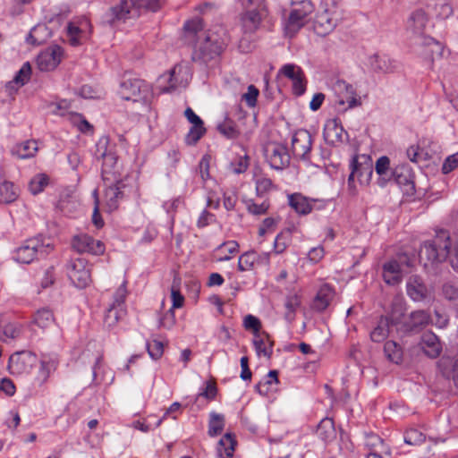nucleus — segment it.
<instances>
[{"label": "nucleus", "instance_id": "obj_4", "mask_svg": "<svg viewBox=\"0 0 458 458\" xmlns=\"http://www.w3.org/2000/svg\"><path fill=\"white\" fill-rule=\"evenodd\" d=\"M414 260L406 253L398 254L383 265V279L389 285H397L411 272Z\"/></svg>", "mask_w": 458, "mask_h": 458}, {"label": "nucleus", "instance_id": "obj_3", "mask_svg": "<svg viewBox=\"0 0 458 458\" xmlns=\"http://www.w3.org/2000/svg\"><path fill=\"white\" fill-rule=\"evenodd\" d=\"M164 0H121L119 4L110 7L102 16L101 22L114 25L116 21L139 16L140 9L157 11Z\"/></svg>", "mask_w": 458, "mask_h": 458}, {"label": "nucleus", "instance_id": "obj_62", "mask_svg": "<svg viewBox=\"0 0 458 458\" xmlns=\"http://www.w3.org/2000/svg\"><path fill=\"white\" fill-rule=\"evenodd\" d=\"M209 163L210 157L208 155L202 157L199 163V172L203 182L209 178Z\"/></svg>", "mask_w": 458, "mask_h": 458}, {"label": "nucleus", "instance_id": "obj_9", "mask_svg": "<svg viewBox=\"0 0 458 458\" xmlns=\"http://www.w3.org/2000/svg\"><path fill=\"white\" fill-rule=\"evenodd\" d=\"M264 152L267 161L273 169L283 170L290 165L288 148L283 144L270 142L265 147Z\"/></svg>", "mask_w": 458, "mask_h": 458}, {"label": "nucleus", "instance_id": "obj_59", "mask_svg": "<svg viewBox=\"0 0 458 458\" xmlns=\"http://www.w3.org/2000/svg\"><path fill=\"white\" fill-rule=\"evenodd\" d=\"M259 94V89L254 85H250L247 92L242 96V99L245 100L248 106L254 107L257 104Z\"/></svg>", "mask_w": 458, "mask_h": 458}, {"label": "nucleus", "instance_id": "obj_8", "mask_svg": "<svg viewBox=\"0 0 458 458\" xmlns=\"http://www.w3.org/2000/svg\"><path fill=\"white\" fill-rule=\"evenodd\" d=\"M68 276L78 288H85L91 282L90 267L83 258L72 259L67 266Z\"/></svg>", "mask_w": 458, "mask_h": 458}, {"label": "nucleus", "instance_id": "obj_33", "mask_svg": "<svg viewBox=\"0 0 458 458\" xmlns=\"http://www.w3.org/2000/svg\"><path fill=\"white\" fill-rule=\"evenodd\" d=\"M241 21L244 32L251 33L255 31L261 21V15L259 9L254 8L245 11L242 15Z\"/></svg>", "mask_w": 458, "mask_h": 458}, {"label": "nucleus", "instance_id": "obj_15", "mask_svg": "<svg viewBox=\"0 0 458 458\" xmlns=\"http://www.w3.org/2000/svg\"><path fill=\"white\" fill-rule=\"evenodd\" d=\"M104 201L109 212L116 210L120 201L124 198L125 184L122 179L114 180V182L105 183Z\"/></svg>", "mask_w": 458, "mask_h": 458}, {"label": "nucleus", "instance_id": "obj_63", "mask_svg": "<svg viewBox=\"0 0 458 458\" xmlns=\"http://www.w3.org/2000/svg\"><path fill=\"white\" fill-rule=\"evenodd\" d=\"M273 186L271 179L267 177L258 178L256 181V190L259 195L267 192Z\"/></svg>", "mask_w": 458, "mask_h": 458}, {"label": "nucleus", "instance_id": "obj_41", "mask_svg": "<svg viewBox=\"0 0 458 458\" xmlns=\"http://www.w3.org/2000/svg\"><path fill=\"white\" fill-rule=\"evenodd\" d=\"M216 130L228 140H235L240 136L239 128L235 122L230 118H225L222 123H218Z\"/></svg>", "mask_w": 458, "mask_h": 458}, {"label": "nucleus", "instance_id": "obj_13", "mask_svg": "<svg viewBox=\"0 0 458 458\" xmlns=\"http://www.w3.org/2000/svg\"><path fill=\"white\" fill-rule=\"evenodd\" d=\"M323 137L328 145L336 146L349 141L348 133L344 131L341 121L337 118L327 121Z\"/></svg>", "mask_w": 458, "mask_h": 458}, {"label": "nucleus", "instance_id": "obj_48", "mask_svg": "<svg viewBox=\"0 0 458 458\" xmlns=\"http://www.w3.org/2000/svg\"><path fill=\"white\" fill-rule=\"evenodd\" d=\"M38 151V142L36 140H27L18 145L13 151L19 158L25 159L34 157Z\"/></svg>", "mask_w": 458, "mask_h": 458}, {"label": "nucleus", "instance_id": "obj_24", "mask_svg": "<svg viewBox=\"0 0 458 458\" xmlns=\"http://www.w3.org/2000/svg\"><path fill=\"white\" fill-rule=\"evenodd\" d=\"M103 160L101 174L104 183L108 182L113 183L114 180L121 179L120 166L118 165V157L113 151L107 156L101 158Z\"/></svg>", "mask_w": 458, "mask_h": 458}, {"label": "nucleus", "instance_id": "obj_11", "mask_svg": "<svg viewBox=\"0 0 458 458\" xmlns=\"http://www.w3.org/2000/svg\"><path fill=\"white\" fill-rule=\"evenodd\" d=\"M428 21V14L423 9H417L411 13L407 21V31L414 42H420V39L428 37L425 35V29Z\"/></svg>", "mask_w": 458, "mask_h": 458}, {"label": "nucleus", "instance_id": "obj_18", "mask_svg": "<svg viewBox=\"0 0 458 458\" xmlns=\"http://www.w3.org/2000/svg\"><path fill=\"white\" fill-rule=\"evenodd\" d=\"M394 182L402 188L405 194H414V174L408 165L402 164L394 168Z\"/></svg>", "mask_w": 458, "mask_h": 458}, {"label": "nucleus", "instance_id": "obj_38", "mask_svg": "<svg viewBox=\"0 0 458 458\" xmlns=\"http://www.w3.org/2000/svg\"><path fill=\"white\" fill-rule=\"evenodd\" d=\"M56 362L52 359H42L38 368V372L36 380L40 386L45 384L51 373L56 369Z\"/></svg>", "mask_w": 458, "mask_h": 458}, {"label": "nucleus", "instance_id": "obj_58", "mask_svg": "<svg viewBox=\"0 0 458 458\" xmlns=\"http://www.w3.org/2000/svg\"><path fill=\"white\" fill-rule=\"evenodd\" d=\"M230 167L236 174L244 173L249 167V157L244 155L243 157H236L230 163Z\"/></svg>", "mask_w": 458, "mask_h": 458}, {"label": "nucleus", "instance_id": "obj_37", "mask_svg": "<svg viewBox=\"0 0 458 458\" xmlns=\"http://www.w3.org/2000/svg\"><path fill=\"white\" fill-rule=\"evenodd\" d=\"M252 344L254 345L258 356H264L270 360L273 355L274 342L267 339L264 335L253 337Z\"/></svg>", "mask_w": 458, "mask_h": 458}, {"label": "nucleus", "instance_id": "obj_1", "mask_svg": "<svg viewBox=\"0 0 458 458\" xmlns=\"http://www.w3.org/2000/svg\"><path fill=\"white\" fill-rule=\"evenodd\" d=\"M183 30L185 39L189 43L196 41L191 58L200 64H207L218 57L230 40L225 27L216 24L204 30L203 21L199 18L186 21Z\"/></svg>", "mask_w": 458, "mask_h": 458}, {"label": "nucleus", "instance_id": "obj_53", "mask_svg": "<svg viewBox=\"0 0 458 458\" xmlns=\"http://www.w3.org/2000/svg\"><path fill=\"white\" fill-rule=\"evenodd\" d=\"M426 440V436L420 430L411 428L404 433V442L411 445H420Z\"/></svg>", "mask_w": 458, "mask_h": 458}, {"label": "nucleus", "instance_id": "obj_40", "mask_svg": "<svg viewBox=\"0 0 458 458\" xmlns=\"http://www.w3.org/2000/svg\"><path fill=\"white\" fill-rule=\"evenodd\" d=\"M177 69L178 66L175 65L173 69L169 71V73L167 75L164 74L158 78V82L160 83L162 92L168 93L177 89L178 80L175 77ZM179 69H181V67H179Z\"/></svg>", "mask_w": 458, "mask_h": 458}, {"label": "nucleus", "instance_id": "obj_46", "mask_svg": "<svg viewBox=\"0 0 458 458\" xmlns=\"http://www.w3.org/2000/svg\"><path fill=\"white\" fill-rule=\"evenodd\" d=\"M0 333H2L5 338L16 339L21 336L22 333V327L21 324L16 322L0 320Z\"/></svg>", "mask_w": 458, "mask_h": 458}, {"label": "nucleus", "instance_id": "obj_50", "mask_svg": "<svg viewBox=\"0 0 458 458\" xmlns=\"http://www.w3.org/2000/svg\"><path fill=\"white\" fill-rule=\"evenodd\" d=\"M243 327L247 331L252 333L253 337L259 335H264L267 339L269 335L266 331H261V321L258 317H244Z\"/></svg>", "mask_w": 458, "mask_h": 458}, {"label": "nucleus", "instance_id": "obj_6", "mask_svg": "<svg viewBox=\"0 0 458 458\" xmlns=\"http://www.w3.org/2000/svg\"><path fill=\"white\" fill-rule=\"evenodd\" d=\"M50 250V245H44L39 239H29L17 249L15 259L20 263L30 264L38 257H46Z\"/></svg>", "mask_w": 458, "mask_h": 458}, {"label": "nucleus", "instance_id": "obj_14", "mask_svg": "<svg viewBox=\"0 0 458 458\" xmlns=\"http://www.w3.org/2000/svg\"><path fill=\"white\" fill-rule=\"evenodd\" d=\"M333 90L337 97L336 103L339 106L347 104L348 108H352L361 105L360 99L356 98L355 89L352 84L337 80L333 85Z\"/></svg>", "mask_w": 458, "mask_h": 458}, {"label": "nucleus", "instance_id": "obj_34", "mask_svg": "<svg viewBox=\"0 0 458 458\" xmlns=\"http://www.w3.org/2000/svg\"><path fill=\"white\" fill-rule=\"evenodd\" d=\"M384 353L386 359L396 365H400L403 360V347L395 341L388 340L384 344Z\"/></svg>", "mask_w": 458, "mask_h": 458}, {"label": "nucleus", "instance_id": "obj_52", "mask_svg": "<svg viewBox=\"0 0 458 458\" xmlns=\"http://www.w3.org/2000/svg\"><path fill=\"white\" fill-rule=\"evenodd\" d=\"M436 13L437 17L446 19L453 13V7L445 0H435L434 4H428Z\"/></svg>", "mask_w": 458, "mask_h": 458}, {"label": "nucleus", "instance_id": "obj_29", "mask_svg": "<svg viewBox=\"0 0 458 458\" xmlns=\"http://www.w3.org/2000/svg\"><path fill=\"white\" fill-rule=\"evenodd\" d=\"M317 434L324 443H332L336 438V430L333 419L323 418L318 425Z\"/></svg>", "mask_w": 458, "mask_h": 458}, {"label": "nucleus", "instance_id": "obj_31", "mask_svg": "<svg viewBox=\"0 0 458 458\" xmlns=\"http://www.w3.org/2000/svg\"><path fill=\"white\" fill-rule=\"evenodd\" d=\"M51 37V31L46 24H38L34 26L26 38L28 44L39 46L44 44Z\"/></svg>", "mask_w": 458, "mask_h": 458}, {"label": "nucleus", "instance_id": "obj_51", "mask_svg": "<svg viewBox=\"0 0 458 458\" xmlns=\"http://www.w3.org/2000/svg\"><path fill=\"white\" fill-rule=\"evenodd\" d=\"M48 182L49 178L47 174H37L30 180L29 183V190L34 195L38 194L48 184Z\"/></svg>", "mask_w": 458, "mask_h": 458}, {"label": "nucleus", "instance_id": "obj_27", "mask_svg": "<svg viewBox=\"0 0 458 458\" xmlns=\"http://www.w3.org/2000/svg\"><path fill=\"white\" fill-rule=\"evenodd\" d=\"M335 289L328 284H323L311 302V309L317 312L324 311L335 298Z\"/></svg>", "mask_w": 458, "mask_h": 458}, {"label": "nucleus", "instance_id": "obj_42", "mask_svg": "<svg viewBox=\"0 0 458 458\" xmlns=\"http://www.w3.org/2000/svg\"><path fill=\"white\" fill-rule=\"evenodd\" d=\"M225 428V416L215 411L210 412L208 434L214 437L220 435Z\"/></svg>", "mask_w": 458, "mask_h": 458}, {"label": "nucleus", "instance_id": "obj_30", "mask_svg": "<svg viewBox=\"0 0 458 458\" xmlns=\"http://www.w3.org/2000/svg\"><path fill=\"white\" fill-rule=\"evenodd\" d=\"M315 202L316 200L312 199L310 201L308 198L302 196L300 193H293L289 196L290 207L293 208L296 213L302 216H306L312 211V203Z\"/></svg>", "mask_w": 458, "mask_h": 458}, {"label": "nucleus", "instance_id": "obj_20", "mask_svg": "<svg viewBox=\"0 0 458 458\" xmlns=\"http://www.w3.org/2000/svg\"><path fill=\"white\" fill-rule=\"evenodd\" d=\"M72 247L80 253H91L101 255L105 251V246L99 240H95L88 234L76 235L72 239Z\"/></svg>", "mask_w": 458, "mask_h": 458}, {"label": "nucleus", "instance_id": "obj_47", "mask_svg": "<svg viewBox=\"0 0 458 458\" xmlns=\"http://www.w3.org/2000/svg\"><path fill=\"white\" fill-rule=\"evenodd\" d=\"M17 197V189L13 182L4 181L0 184V203L8 204L13 202Z\"/></svg>", "mask_w": 458, "mask_h": 458}, {"label": "nucleus", "instance_id": "obj_5", "mask_svg": "<svg viewBox=\"0 0 458 458\" xmlns=\"http://www.w3.org/2000/svg\"><path fill=\"white\" fill-rule=\"evenodd\" d=\"M314 11V5L310 0H303L293 4L289 14L285 29L289 33H296L308 21V17Z\"/></svg>", "mask_w": 458, "mask_h": 458}, {"label": "nucleus", "instance_id": "obj_23", "mask_svg": "<svg viewBox=\"0 0 458 458\" xmlns=\"http://www.w3.org/2000/svg\"><path fill=\"white\" fill-rule=\"evenodd\" d=\"M336 24L337 20L333 18L327 9H324L317 13L313 21V30L318 36L325 37L335 30Z\"/></svg>", "mask_w": 458, "mask_h": 458}, {"label": "nucleus", "instance_id": "obj_44", "mask_svg": "<svg viewBox=\"0 0 458 458\" xmlns=\"http://www.w3.org/2000/svg\"><path fill=\"white\" fill-rule=\"evenodd\" d=\"M293 230H295L294 227L286 228L277 234L274 242V250L276 253L280 254L286 250L292 242V234Z\"/></svg>", "mask_w": 458, "mask_h": 458}, {"label": "nucleus", "instance_id": "obj_26", "mask_svg": "<svg viewBox=\"0 0 458 458\" xmlns=\"http://www.w3.org/2000/svg\"><path fill=\"white\" fill-rule=\"evenodd\" d=\"M368 65L375 73H389L396 70L394 60L386 55L374 54L368 58Z\"/></svg>", "mask_w": 458, "mask_h": 458}, {"label": "nucleus", "instance_id": "obj_43", "mask_svg": "<svg viewBox=\"0 0 458 458\" xmlns=\"http://www.w3.org/2000/svg\"><path fill=\"white\" fill-rule=\"evenodd\" d=\"M89 23L88 21H81L80 26L69 22L67 26V32L69 36V41L72 46H78L81 44V38L83 37L84 34V28L83 27H89Z\"/></svg>", "mask_w": 458, "mask_h": 458}, {"label": "nucleus", "instance_id": "obj_55", "mask_svg": "<svg viewBox=\"0 0 458 458\" xmlns=\"http://www.w3.org/2000/svg\"><path fill=\"white\" fill-rule=\"evenodd\" d=\"M239 244L235 241H230L222 243L218 246L217 250L221 252H226L225 255L218 258L219 261H225L231 259L229 254H233L238 251Z\"/></svg>", "mask_w": 458, "mask_h": 458}, {"label": "nucleus", "instance_id": "obj_16", "mask_svg": "<svg viewBox=\"0 0 458 458\" xmlns=\"http://www.w3.org/2000/svg\"><path fill=\"white\" fill-rule=\"evenodd\" d=\"M63 49L59 46H52L40 52L37 57V65L42 72L53 71L60 64Z\"/></svg>", "mask_w": 458, "mask_h": 458}, {"label": "nucleus", "instance_id": "obj_28", "mask_svg": "<svg viewBox=\"0 0 458 458\" xmlns=\"http://www.w3.org/2000/svg\"><path fill=\"white\" fill-rule=\"evenodd\" d=\"M126 284L127 282L123 281L117 288L114 295V301L107 308V312H114L115 315H121L128 312L125 305V300L128 294Z\"/></svg>", "mask_w": 458, "mask_h": 458}, {"label": "nucleus", "instance_id": "obj_60", "mask_svg": "<svg viewBox=\"0 0 458 458\" xmlns=\"http://www.w3.org/2000/svg\"><path fill=\"white\" fill-rule=\"evenodd\" d=\"M405 301L403 296L395 295L391 301V314L390 315H404Z\"/></svg>", "mask_w": 458, "mask_h": 458}, {"label": "nucleus", "instance_id": "obj_32", "mask_svg": "<svg viewBox=\"0 0 458 458\" xmlns=\"http://www.w3.org/2000/svg\"><path fill=\"white\" fill-rule=\"evenodd\" d=\"M421 348L423 352L431 359L437 358L441 352L442 346L436 335H426L422 338Z\"/></svg>", "mask_w": 458, "mask_h": 458}, {"label": "nucleus", "instance_id": "obj_10", "mask_svg": "<svg viewBox=\"0 0 458 458\" xmlns=\"http://www.w3.org/2000/svg\"><path fill=\"white\" fill-rule=\"evenodd\" d=\"M36 361L37 356L31 352H17L10 356L7 369L13 376L29 374Z\"/></svg>", "mask_w": 458, "mask_h": 458}, {"label": "nucleus", "instance_id": "obj_57", "mask_svg": "<svg viewBox=\"0 0 458 458\" xmlns=\"http://www.w3.org/2000/svg\"><path fill=\"white\" fill-rule=\"evenodd\" d=\"M31 75V66L29 62H26L22 64L21 69L17 72L14 76L15 81L18 82V86L25 85L30 79Z\"/></svg>", "mask_w": 458, "mask_h": 458}, {"label": "nucleus", "instance_id": "obj_19", "mask_svg": "<svg viewBox=\"0 0 458 458\" xmlns=\"http://www.w3.org/2000/svg\"><path fill=\"white\" fill-rule=\"evenodd\" d=\"M413 44L417 47L418 54L431 63L434 62L435 58L441 57L443 55V45L431 37L420 39V42H414Z\"/></svg>", "mask_w": 458, "mask_h": 458}, {"label": "nucleus", "instance_id": "obj_25", "mask_svg": "<svg viewBox=\"0 0 458 458\" xmlns=\"http://www.w3.org/2000/svg\"><path fill=\"white\" fill-rule=\"evenodd\" d=\"M407 294L415 301H424L429 292L423 279L417 276H411L406 284Z\"/></svg>", "mask_w": 458, "mask_h": 458}, {"label": "nucleus", "instance_id": "obj_36", "mask_svg": "<svg viewBox=\"0 0 458 458\" xmlns=\"http://www.w3.org/2000/svg\"><path fill=\"white\" fill-rule=\"evenodd\" d=\"M392 327L394 326H392L390 317H380L377 326L370 332V339L375 343L383 342L388 336Z\"/></svg>", "mask_w": 458, "mask_h": 458}, {"label": "nucleus", "instance_id": "obj_56", "mask_svg": "<svg viewBox=\"0 0 458 458\" xmlns=\"http://www.w3.org/2000/svg\"><path fill=\"white\" fill-rule=\"evenodd\" d=\"M113 151L114 150L109 147L108 137H102L96 144L95 157L97 159H101Z\"/></svg>", "mask_w": 458, "mask_h": 458}, {"label": "nucleus", "instance_id": "obj_64", "mask_svg": "<svg viewBox=\"0 0 458 458\" xmlns=\"http://www.w3.org/2000/svg\"><path fill=\"white\" fill-rule=\"evenodd\" d=\"M171 297H172L173 305L169 311H173V309H174V308H181L183 306L184 297L180 293V290L175 288L174 285H173L172 289H171Z\"/></svg>", "mask_w": 458, "mask_h": 458}, {"label": "nucleus", "instance_id": "obj_35", "mask_svg": "<svg viewBox=\"0 0 458 458\" xmlns=\"http://www.w3.org/2000/svg\"><path fill=\"white\" fill-rule=\"evenodd\" d=\"M236 440L233 437V435L231 433H226L218 442L216 447L217 456L220 458H232L233 455Z\"/></svg>", "mask_w": 458, "mask_h": 458}, {"label": "nucleus", "instance_id": "obj_39", "mask_svg": "<svg viewBox=\"0 0 458 458\" xmlns=\"http://www.w3.org/2000/svg\"><path fill=\"white\" fill-rule=\"evenodd\" d=\"M278 382V371L275 369L270 370L265 377L255 386V389L260 395L267 396L271 390V386Z\"/></svg>", "mask_w": 458, "mask_h": 458}, {"label": "nucleus", "instance_id": "obj_21", "mask_svg": "<svg viewBox=\"0 0 458 458\" xmlns=\"http://www.w3.org/2000/svg\"><path fill=\"white\" fill-rule=\"evenodd\" d=\"M280 73L293 81V91L296 96H301L305 92L306 80L301 67L287 64L281 68Z\"/></svg>", "mask_w": 458, "mask_h": 458}, {"label": "nucleus", "instance_id": "obj_45", "mask_svg": "<svg viewBox=\"0 0 458 458\" xmlns=\"http://www.w3.org/2000/svg\"><path fill=\"white\" fill-rule=\"evenodd\" d=\"M261 256L255 250H249L240 256L238 268L240 271H248L253 268L254 264L259 262Z\"/></svg>", "mask_w": 458, "mask_h": 458}, {"label": "nucleus", "instance_id": "obj_54", "mask_svg": "<svg viewBox=\"0 0 458 458\" xmlns=\"http://www.w3.org/2000/svg\"><path fill=\"white\" fill-rule=\"evenodd\" d=\"M146 349L149 357L154 360H159L164 353V344L161 341L153 339L146 342Z\"/></svg>", "mask_w": 458, "mask_h": 458}, {"label": "nucleus", "instance_id": "obj_2", "mask_svg": "<svg viewBox=\"0 0 458 458\" xmlns=\"http://www.w3.org/2000/svg\"><path fill=\"white\" fill-rule=\"evenodd\" d=\"M419 258L420 262H424V267H427L428 263H441L449 258L452 267L458 270V242L451 248L449 233L440 230L432 240L423 243Z\"/></svg>", "mask_w": 458, "mask_h": 458}, {"label": "nucleus", "instance_id": "obj_49", "mask_svg": "<svg viewBox=\"0 0 458 458\" xmlns=\"http://www.w3.org/2000/svg\"><path fill=\"white\" fill-rule=\"evenodd\" d=\"M217 394V386L214 381H206L205 386L199 389V394L195 397V403H199L200 398H205L210 402L216 399Z\"/></svg>", "mask_w": 458, "mask_h": 458}, {"label": "nucleus", "instance_id": "obj_61", "mask_svg": "<svg viewBox=\"0 0 458 458\" xmlns=\"http://www.w3.org/2000/svg\"><path fill=\"white\" fill-rule=\"evenodd\" d=\"M458 166V152L447 157L442 165L443 174H446Z\"/></svg>", "mask_w": 458, "mask_h": 458}, {"label": "nucleus", "instance_id": "obj_7", "mask_svg": "<svg viewBox=\"0 0 458 458\" xmlns=\"http://www.w3.org/2000/svg\"><path fill=\"white\" fill-rule=\"evenodd\" d=\"M119 94L123 99L127 101L146 102L149 95V87L145 81L139 79L127 80L121 83Z\"/></svg>", "mask_w": 458, "mask_h": 458}, {"label": "nucleus", "instance_id": "obj_17", "mask_svg": "<svg viewBox=\"0 0 458 458\" xmlns=\"http://www.w3.org/2000/svg\"><path fill=\"white\" fill-rule=\"evenodd\" d=\"M184 115L191 123L189 132L185 136V143L189 146L195 145L206 133L207 130L204 126L202 119L195 114L191 108L187 107Z\"/></svg>", "mask_w": 458, "mask_h": 458}, {"label": "nucleus", "instance_id": "obj_22", "mask_svg": "<svg viewBox=\"0 0 458 458\" xmlns=\"http://www.w3.org/2000/svg\"><path fill=\"white\" fill-rule=\"evenodd\" d=\"M420 317H390L391 323L396 331L404 335L417 334L420 332L428 320H420Z\"/></svg>", "mask_w": 458, "mask_h": 458}, {"label": "nucleus", "instance_id": "obj_12", "mask_svg": "<svg viewBox=\"0 0 458 458\" xmlns=\"http://www.w3.org/2000/svg\"><path fill=\"white\" fill-rule=\"evenodd\" d=\"M311 148V134L307 130H298L292 139V151L294 157L302 160H309Z\"/></svg>", "mask_w": 458, "mask_h": 458}]
</instances>
